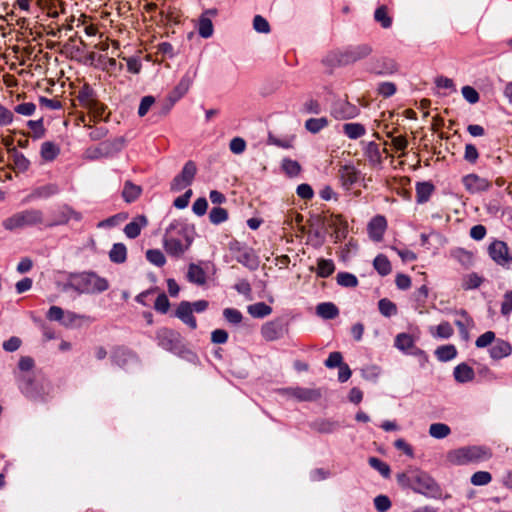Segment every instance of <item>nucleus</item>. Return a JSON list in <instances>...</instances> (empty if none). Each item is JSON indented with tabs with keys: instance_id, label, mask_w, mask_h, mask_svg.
Segmentation results:
<instances>
[{
	"instance_id": "cd10ccee",
	"label": "nucleus",
	"mask_w": 512,
	"mask_h": 512,
	"mask_svg": "<svg viewBox=\"0 0 512 512\" xmlns=\"http://www.w3.org/2000/svg\"><path fill=\"white\" fill-rule=\"evenodd\" d=\"M142 193V188L139 185L126 181L122 190V197L125 202L132 203L136 201Z\"/></svg>"
},
{
	"instance_id": "0eeeda50",
	"label": "nucleus",
	"mask_w": 512,
	"mask_h": 512,
	"mask_svg": "<svg viewBox=\"0 0 512 512\" xmlns=\"http://www.w3.org/2000/svg\"><path fill=\"white\" fill-rule=\"evenodd\" d=\"M488 254L497 265L507 270L512 269V254L506 242L494 240L488 246Z\"/></svg>"
},
{
	"instance_id": "09e8293b",
	"label": "nucleus",
	"mask_w": 512,
	"mask_h": 512,
	"mask_svg": "<svg viewBox=\"0 0 512 512\" xmlns=\"http://www.w3.org/2000/svg\"><path fill=\"white\" fill-rule=\"evenodd\" d=\"M335 270V266L330 259H319L317 263V275L322 278L329 277Z\"/></svg>"
},
{
	"instance_id": "4d7b16f0",
	"label": "nucleus",
	"mask_w": 512,
	"mask_h": 512,
	"mask_svg": "<svg viewBox=\"0 0 512 512\" xmlns=\"http://www.w3.org/2000/svg\"><path fill=\"white\" fill-rule=\"evenodd\" d=\"M470 481L474 486L488 485L492 481V475L487 471H477L471 476Z\"/></svg>"
},
{
	"instance_id": "e2e57ef3",
	"label": "nucleus",
	"mask_w": 512,
	"mask_h": 512,
	"mask_svg": "<svg viewBox=\"0 0 512 512\" xmlns=\"http://www.w3.org/2000/svg\"><path fill=\"white\" fill-rule=\"evenodd\" d=\"M223 317L227 322L234 325L239 324L243 319L242 313L235 308H225L223 310Z\"/></svg>"
},
{
	"instance_id": "4be33fe9",
	"label": "nucleus",
	"mask_w": 512,
	"mask_h": 512,
	"mask_svg": "<svg viewBox=\"0 0 512 512\" xmlns=\"http://www.w3.org/2000/svg\"><path fill=\"white\" fill-rule=\"evenodd\" d=\"M387 227V222L384 216H375L368 225L370 237L374 240H380Z\"/></svg>"
},
{
	"instance_id": "f257e3e1",
	"label": "nucleus",
	"mask_w": 512,
	"mask_h": 512,
	"mask_svg": "<svg viewBox=\"0 0 512 512\" xmlns=\"http://www.w3.org/2000/svg\"><path fill=\"white\" fill-rule=\"evenodd\" d=\"M192 238L187 234L186 225L180 220H173L165 230L163 247L174 258L182 257L190 248Z\"/></svg>"
},
{
	"instance_id": "052dcab7",
	"label": "nucleus",
	"mask_w": 512,
	"mask_h": 512,
	"mask_svg": "<svg viewBox=\"0 0 512 512\" xmlns=\"http://www.w3.org/2000/svg\"><path fill=\"white\" fill-rule=\"evenodd\" d=\"M369 465L377 470L382 476L388 477L390 475V467L377 457H370L368 459Z\"/></svg>"
},
{
	"instance_id": "e433bc0d",
	"label": "nucleus",
	"mask_w": 512,
	"mask_h": 512,
	"mask_svg": "<svg viewBox=\"0 0 512 512\" xmlns=\"http://www.w3.org/2000/svg\"><path fill=\"white\" fill-rule=\"evenodd\" d=\"M60 154V148L51 141L43 142L40 155L45 161H53Z\"/></svg>"
},
{
	"instance_id": "f8f14e48",
	"label": "nucleus",
	"mask_w": 512,
	"mask_h": 512,
	"mask_svg": "<svg viewBox=\"0 0 512 512\" xmlns=\"http://www.w3.org/2000/svg\"><path fill=\"white\" fill-rule=\"evenodd\" d=\"M287 324L281 319H275L265 323L261 328V335L266 341H275L287 332Z\"/></svg>"
},
{
	"instance_id": "c85d7f7f",
	"label": "nucleus",
	"mask_w": 512,
	"mask_h": 512,
	"mask_svg": "<svg viewBox=\"0 0 512 512\" xmlns=\"http://www.w3.org/2000/svg\"><path fill=\"white\" fill-rule=\"evenodd\" d=\"M317 314L323 319H334L339 315V309L332 302H323L316 307Z\"/></svg>"
},
{
	"instance_id": "a18cd8bd",
	"label": "nucleus",
	"mask_w": 512,
	"mask_h": 512,
	"mask_svg": "<svg viewBox=\"0 0 512 512\" xmlns=\"http://www.w3.org/2000/svg\"><path fill=\"white\" fill-rule=\"evenodd\" d=\"M248 312L255 318H264L272 313V308L264 302H258L248 306Z\"/></svg>"
},
{
	"instance_id": "ea45409f",
	"label": "nucleus",
	"mask_w": 512,
	"mask_h": 512,
	"mask_svg": "<svg viewBox=\"0 0 512 512\" xmlns=\"http://www.w3.org/2000/svg\"><path fill=\"white\" fill-rule=\"evenodd\" d=\"M9 153H11L14 163V168L19 172H25L28 170L30 166V161L20 153L15 147L9 149Z\"/></svg>"
},
{
	"instance_id": "a19ab883",
	"label": "nucleus",
	"mask_w": 512,
	"mask_h": 512,
	"mask_svg": "<svg viewBox=\"0 0 512 512\" xmlns=\"http://www.w3.org/2000/svg\"><path fill=\"white\" fill-rule=\"evenodd\" d=\"M373 267L381 276H387L392 270L389 259L383 254L375 257Z\"/></svg>"
},
{
	"instance_id": "8fccbe9b",
	"label": "nucleus",
	"mask_w": 512,
	"mask_h": 512,
	"mask_svg": "<svg viewBox=\"0 0 512 512\" xmlns=\"http://www.w3.org/2000/svg\"><path fill=\"white\" fill-rule=\"evenodd\" d=\"M198 33L203 38H209L213 34L212 21L205 15H202L199 19Z\"/></svg>"
},
{
	"instance_id": "603ef678",
	"label": "nucleus",
	"mask_w": 512,
	"mask_h": 512,
	"mask_svg": "<svg viewBox=\"0 0 512 512\" xmlns=\"http://www.w3.org/2000/svg\"><path fill=\"white\" fill-rule=\"evenodd\" d=\"M431 333L434 337L448 339L453 335L454 330L449 322L443 321L435 327V332L431 330Z\"/></svg>"
},
{
	"instance_id": "39448f33",
	"label": "nucleus",
	"mask_w": 512,
	"mask_h": 512,
	"mask_svg": "<svg viewBox=\"0 0 512 512\" xmlns=\"http://www.w3.org/2000/svg\"><path fill=\"white\" fill-rule=\"evenodd\" d=\"M371 52L372 49L367 44L349 46L335 53V61L341 66L350 65L366 58Z\"/></svg>"
},
{
	"instance_id": "393cba45",
	"label": "nucleus",
	"mask_w": 512,
	"mask_h": 512,
	"mask_svg": "<svg viewBox=\"0 0 512 512\" xmlns=\"http://www.w3.org/2000/svg\"><path fill=\"white\" fill-rule=\"evenodd\" d=\"M237 262L246 266L247 268L254 270L258 267V260L254 252L250 248H244L238 254L235 255Z\"/></svg>"
},
{
	"instance_id": "4468645a",
	"label": "nucleus",
	"mask_w": 512,
	"mask_h": 512,
	"mask_svg": "<svg viewBox=\"0 0 512 512\" xmlns=\"http://www.w3.org/2000/svg\"><path fill=\"white\" fill-rule=\"evenodd\" d=\"M111 360L114 364H116L117 366H119L121 368H125L126 366H128L131 363L139 362V358H138L137 354L135 352H133L132 350H130L126 347H123V346L116 347L113 350V352L111 354Z\"/></svg>"
},
{
	"instance_id": "49530a36",
	"label": "nucleus",
	"mask_w": 512,
	"mask_h": 512,
	"mask_svg": "<svg viewBox=\"0 0 512 512\" xmlns=\"http://www.w3.org/2000/svg\"><path fill=\"white\" fill-rule=\"evenodd\" d=\"M379 312L385 317L395 316L398 312L397 306L388 298H382L378 302Z\"/></svg>"
},
{
	"instance_id": "423d86ee",
	"label": "nucleus",
	"mask_w": 512,
	"mask_h": 512,
	"mask_svg": "<svg viewBox=\"0 0 512 512\" xmlns=\"http://www.w3.org/2000/svg\"><path fill=\"white\" fill-rule=\"evenodd\" d=\"M413 485V489L417 493L433 498L441 496L440 486L425 472H419L413 477Z\"/></svg>"
},
{
	"instance_id": "7ed1b4c3",
	"label": "nucleus",
	"mask_w": 512,
	"mask_h": 512,
	"mask_svg": "<svg viewBox=\"0 0 512 512\" xmlns=\"http://www.w3.org/2000/svg\"><path fill=\"white\" fill-rule=\"evenodd\" d=\"M6 230L13 231L37 225L45 226L44 213L39 209H26L13 214L2 222Z\"/></svg>"
},
{
	"instance_id": "c756f323",
	"label": "nucleus",
	"mask_w": 512,
	"mask_h": 512,
	"mask_svg": "<svg viewBox=\"0 0 512 512\" xmlns=\"http://www.w3.org/2000/svg\"><path fill=\"white\" fill-rule=\"evenodd\" d=\"M434 191V185L430 182H418L416 184V201L425 203L429 200Z\"/></svg>"
},
{
	"instance_id": "3c124183",
	"label": "nucleus",
	"mask_w": 512,
	"mask_h": 512,
	"mask_svg": "<svg viewBox=\"0 0 512 512\" xmlns=\"http://www.w3.org/2000/svg\"><path fill=\"white\" fill-rule=\"evenodd\" d=\"M282 169L289 177H295L299 175L301 171L300 164L292 159L284 158L282 160Z\"/></svg>"
},
{
	"instance_id": "c03bdc74",
	"label": "nucleus",
	"mask_w": 512,
	"mask_h": 512,
	"mask_svg": "<svg viewBox=\"0 0 512 512\" xmlns=\"http://www.w3.org/2000/svg\"><path fill=\"white\" fill-rule=\"evenodd\" d=\"M329 125V121L326 117L321 118H309L305 122V128L312 134L319 133L322 129Z\"/></svg>"
},
{
	"instance_id": "9b49d317",
	"label": "nucleus",
	"mask_w": 512,
	"mask_h": 512,
	"mask_svg": "<svg viewBox=\"0 0 512 512\" xmlns=\"http://www.w3.org/2000/svg\"><path fill=\"white\" fill-rule=\"evenodd\" d=\"M330 113L336 120H349L356 118L360 109L346 100H338L332 104Z\"/></svg>"
},
{
	"instance_id": "79ce46f5",
	"label": "nucleus",
	"mask_w": 512,
	"mask_h": 512,
	"mask_svg": "<svg viewBox=\"0 0 512 512\" xmlns=\"http://www.w3.org/2000/svg\"><path fill=\"white\" fill-rule=\"evenodd\" d=\"M79 102L82 107L86 108L87 106H91V103L96 100L95 92L92 87L88 84H85L81 87L77 96Z\"/></svg>"
},
{
	"instance_id": "bf43d9fd",
	"label": "nucleus",
	"mask_w": 512,
	"mask_h": 512,
	"mask_svg": "<svg viewBox=\"0 0 512 512\" xmlns=\"http://www.w3.org/2000/svg\"><path fill=\"white\" fill-rule=\"evenodd\" d=\"M85 109L89 110L95 121L102 120L106 110V106L99 102L97 99L91 103V106H87Z\"/></svg>"
},
{
	"instance_id": "6e6552de",
	"label": "nucleus",
	"mask_w": 512,
	"mask_h": 512,
	"mask_svg": "<svg viewBox=\"0 0 512 512\" xmlns=\"http://www.w3.org/2000/svg\"><path fill=\"white\" fill-rule=\"evenodd\" d=\"M158 346L170 352H176L181 347V335L170 328L162 327L156 331Z\"/></svg>"
},
{
	"instance_id": "13d9d810",
	"label": "nucleus",
	"mask_w": 512,
	"mask_h": 512,
	"mask_svg": "<svg viewBox=\"0 0 512 512\" xmlns=\"http://www.w3.org/2000/svg\"><path fill=\"white\" fill-rule=\"evenodd\" d=\"M210 222L218 225L228 219V212L226 209L221 207H214L209 213Z\"/></svg>"
},
{
	"instance_id": "f03ea898",
	"label": "nucleus",
	"mask_w": 512,
	"mask_h": 512,
	"mask_svg": "<svg viewBox=\"0 0 512 512\" xmlns=\"http://www.w3.org/2000/svg\"><path fill=\"white\" fill-rule=\"evenodd\" d=\"M491 457V449L481 445L460 447L447 453V460L457 466L480 463L489 460Z\"/></svg>"
},
{
	"instance_id": "a211bd4d",
	"label": "nucleus",
	"mask_w": 512,
	"mask_h": 512,
	"mask_svg": "<svg viewBox=\"0 0 512 512\" xmlns=\"http://www.w3.org/2000/svg\"><path fill=\"white\" fill-rule=\"evenodd\" d=\"M147 225V217L144 215H138L134 217L131 222L126 224L124 227V233L128 238L135 239L140 235L142 228H145Z\"/></svg>"
},
{
	"instance_id": "f3484780",
	"label": "nucleus",
	"mask_w": 512,
	"mask_h": 512,
	"mask_svg": "<svg viewBox=\"0 0 512 512\" xmlns=\"http://www.w3.org/2000/svg\"><path fill=\"white\" fill-rule=\"evenodd\" d=\"M195 75L196 73L190 74L189 72L183 75V77L181 78V80L176 85V87L174 88L170 95L172 104L178 101L180 98H182L189 91Z\"/></svg>"
},
{
	"instance_id": "2f4dec72",
	"label": "nucleus",
	"mask_w": 512,
	"mask_h": 512,
	"mask_svg": "<svg viewBox=\"0 0 512 512\" xmlns=\"http://www.w3.org/2000/svg\"><path fill=\"white\" fill-rule=\"evenodd\" d=\"M59 192V188L56 184H47L44 186L37 187L33 190V192L29 195L30 199H46L53 195H56Z\"/></svg>"
},
{
	"instance_id": "b1692460",
	"label": "nucleus",
	"mask_w": 512,
	"mask_h": 512,
	"mask_svg": "<svg viewBox=\"0 0 512 512\" xmlns=\"http://www.w3.org/2000/svg\"><path fill=\"white\" fill-rule=\"evenodd\" d=\"M450 254L464 269H469L474 264L473 253L463 248H455L451 250Z\"/></svg>"
},
{
	"instance_id": "412c9836",
	"label": "nucleus",
	"mask_w": 512,
	"mask_h": 512,
	"mask_svg": "<svg viewBox=\"0 0 512 512\" xmlns=\"http://www.w3.org/2000/svg\"><path fill=\"white\" fill-rule=\"evenodd\" d=\"M289 393L299 401H316L321 397L319 390L303 387L290 388Z\"/></svg>"
},
{
	"instance_id": "c9c22d12",
	"label": "nucleus",
	"mask_w": 512,
	"mask_h": 512,
	"mask_svg": "<svg viewBox=\"0 0 512 512\" xmlns=\"http://www.w3.org/2000/svg\"><path fill=\"white\" fill-rule=\"evenodd\" d=\"M462 319L456 320L455 325L457 326L461 336L464 339H468V327H472L474 325L473 319L469 316L466 310L462 309L459 311Z\"/></svg>"
},
{
	"instance_id": "473e14b6",
	"label": "nucleus",
	"mask_w": 512,
	"mask_h": 512,
	"mask_svg": "<svg viewBox=\"0 0 512 512\" xmlns=\"http://www.w3.org/2000/svg\"><path fill=\"white\" fill-rule=\"evenodd\" d=\"M435 356L440 362H448L456 358L457 349L453 344L442 345L435 350Z\"/></svg>"
},
{
	"instance_id": "a878e982",
	"label": "nucleus",
	"mask_w": 512,
	"mask_h": 512,
	"mask_svg": "<svg viewBox=\"0 0 512 512\" xmlns=\"http://www.w3.org/2000/svg\"><path fill=\"white\" fill-rule=\"evenodd\" d=\"M311 427L319 433L330 434L335 432L340 424L331 419H318L311 424Z\"/></svg>"
},
{
	"instance_id": "2eb2a0df",
	"label": "nucleus",
	"mask_w": 512,
	"mask_h": 512,
	"mask_svg": "<svg viewBox=\"0 0 512 512\" xmlns=\"http://www.w3.org/2000/svg\"><path fill=\"white\" fill-rule=\"evenodd\" d=\"M175 316L179 318L183 323L188 325L191 329L197 328V322L193 316L192 304L188 301H182L179 303Z\"/></svg>"
},
{
	"instance_id": "bb28decb",
	"label": "nucleus",
	"mask_w": 512,
	"mask_h": 512,
	"mask_svg": "<svg viewBox=\"0 0 512 512\" xmlns=\"http://www.w3.org/2000/svg\"><path fill=\"white\" fill-rule=\"evenodd\" d=\"M187 279L191 283L202 286L206 283V273L199 265L191 263L188 267Z\"/></svg>"
},
{
	"instance_id": "680f3d73",
	"label": "nucleus",
	"mask_w": 512,
	"mask_h": 512,
	"mask_svg": "<svg viewBox=\"0 0 512 512\" xmlns=\"http://www.w3.org/2000/svg\"><path fill=\"white\" fill-rule=\"evenodd\" d=\"M365 154L371 162H381V153L377 143L369 142L365 147Z\"/></svg>"
},
{
	"instance_id": "6e6d98bb",
	"label": "nucleus",
	"mask_w": 512,
	"mask_h": 512,
	"mask_svg": "<svg viewBox=\"0 0 512 512\" xmlns=\"http://www.w3.org/2000/svg\"><path fill=\"white\" fill-rule=\"evenodd\" d=\"M147 260L157 267H162L166 263V258L162 251L159 249H149L146 252Z\"/></svg>"
},
{
	"instance_id": "f704fd0d",
	"label": "nucleus",
	"mask_w": 512,
	"mask_h": 512,
	"mask_svg": "<svg viewBox=\"0 0 512 512\" xmlns=\"http://www.w3.org/2000/svg\"><path fill=\"white\" fill-rule=\"evenodd\" d=\"M38 2L51 18H57L60 12H63L61 0H38Z\"/></svg>"
},
{
	"instance_id": "0e129e2a",
	"label": "nucleus",
	"mask_w": 512,
	"mask_h": 512,
	"mask_svg": "<svg viewBox=\"0 0 512 512\" xmlns=\"http://www.w3.org/2000/svg\"><path fill=\"white\" fill-rule=\"evenodd\" d=\"M496 340L495 333L493 331H487L476 339L475 345L477 348H485L490 346Z\"/></svg>"
},
{
	"instance_id": "774afa93",
	"label": "nucleus",
	"mask_w": 512,
	"mask_h": 512,
	"mask_svg": "<svg viewBox=\"0 0 512 512\" xmlns=\"http://www.w3.org/2000/svg\"><path fill=\"white\" fill-rule=\"evenodd\" d=\"M374 506L378 512H386L391 507V501L386 495H378L374 498Z\"/></svg>"
},
{
	"instance_id": "72a5a7b5",
	"label": "nucleus",
	"mask_w": 512,
	"mask_h": 512,
	"mask_svg": "<svg viewBox=\"0 0 512 512\" xmlns=\"http://www.w3.org/2000/svg\"><path fill=\"white\" fill-rule=\"evenodd\" d=\"M343 133L349 139L356 140L366 134V128L361 123H345L343 125Z\"/></svg>"
},
{
	"instance_id": "69168bd1",
	"label": "nucleus",
	"mask_w": 512,
	"mask_h": 512,
	"mask_svg": "<svg viewBox=\"0 0 512 512\" xmlns=\"http://www.w3.org/2000/svg\"><path fill=\"white\" fill-rule=\"evenodd\" d=\"M27 125L32 130L34 139H40V138L44 137L45 128L43 126L42 119L30 120V121H28Z\"/></svg>"
},
{
	"instance_id": "58836bf2",
	"label": "nucleus",
	"mask_w": 512,
	"mask_h": 512,
	"mask_svg": "<svg viewBox=\"0 0 512 512\" xmlns=\"http://www.w3.org/2000/svg\"><path fill=\"white\" fill-rule=\"evenodd\" d=\"M374 19L384 29H388L392 26V17L389 15L388 8L385 5H381L375 10Z\"/></svg>"
},
{
	"instance_id": "7c9ffc66",
	"label": "nucleus",
	"mask_w": 512,
	"mask_h": 512,
	"mask_svg": "<svg viewBox=\"0 0 512 512\" xmlns=\"http://www.w3.org/2000/svg\"><path fill=\"white\" fill-rule=\"evenodd\" d=\"M395 347L407 354L413 350L416 346L414 344V338L408 333H400L395 337Z\"/></svg>"
},
{
	"instance_id": "9d476101",
	"label": "nucleus",
	"mask_w": 512,
	"mask_h": 512,
	"mask_svg": "<svg viewBox=\"0 0 512 512\" xmlns=\"http://www.w3.org/2000/svg\"><path fill=\"white\" fill-rule=\"evenodd\" d=\"M70 220L81 221L82 214L74 210L67 204L60 205L54 212V217L50 222H45V227H54L66 225Z\"/></svg>"
},
{
	"instance_id": "ddd939ff",
	"label": "nucleus",
	"mask_w": 512,
	"mask_h": 512,
	"mask_svg": "<svg viewBox=\"0 0 512 512\" xmlns=\"http://www.w3.org/2000/svg\"><path fill=\"white\" fill-rule=\"evenodd\" d=\"M462 183L466 190L472 194L487 191L492 186L488 179L473 173L464 176Z\"/></svg>"
},
{
	"instance_id": "338daca9",
	"label": "nucleus",
	"mask_w": 512,
	"mask_h": 512,
	"mask_svg": "<svg viewBox=\"0 0 512 512\" xmlns=\"http://www.w3.org/2000/svg\"><path fill=\"white\" fill-rule=\"evenodd\" d=\"M303 113L306 114H320L322 109L320 103L315 99H308L302 106Z\"/></svg>"
},
{
	"instance_id": "5701e85b",
	"label": "nucleus",
	"mask_w": 512,
	"mask_h": 512,
	"mask_svg": "<svg viewBox=\"0 0 512 512\" xmlns=\"http://www.w3.org/2000/svg\"><path fill=\"white\" fill-rule=\"evenodd\" d=\"M453 376L456 382L463 384L473 381L475 372L468 364L460 363L454 368Z\"/></svg>"
},
{
	"instance_id": "6ab92c4d",
	"label": "nucleus",
	"mask_w": 512,
	"mask_h": 512,
	"mask_svg": "<svg viewBox=\"0 0 512 512\" xmlns=\"http://www.w3.org/2000/svg\"><path fill=\"white\" fill-rule=\"evenodd\" d=\"M512 353V346L503 339H497L489 349V355L493 360H500Z\"/></svg>"
},
{
	"instance_id": "4c0bfd02",
	"label": "nucleus",
	"mask_w": 512,
	"mask_h": 512,
	"mask_svg": "<svg viewBox=\"0 0 512 512\" xmlns=\"http://www.w3.org/2000/svg\"><path fill=\"white\" fill-rule=\"evenodd\" d=\"M109 258L113 263H124L127 258L126 246L123 243H115L109 252Z\"/></svg>"
},
{
	"instance_id": "20e7f679",
	"label": "nucleus",
	"mask_w": 512,
	"mask_h": 512,
	"mask_svg": "<svg viewBox=\"0 0 512 512\" xmlns=\"http://www.w3.org/2000/svg\"><path fill=\"white\" fill-rule=\"evenodd\" d=\"M77 294L102 293L109 288L107 279L94 272L75 273Z\"/></svg>"
},
{
	"instance_id": "5fc2aeb1",
	"label": "nucleus",
	"mask_w": 512,
	"mask_h": 512,
	"mask_svg": "<svg viewBox=\"0 0 512 512\" xmlns=\"http://www.w3.org/2000/svg\"><path fill=\"white\" fill-rule=\"evenodd\" d=\"M337 283L343 287H356L358 279L354 274L348 272H339L336 277Z\"/></svg>"
},
{
	"instance_id": "dca6fc26",
	"label": "nucleus",
	"mask_w": 512,
	"mask_h": 512,
	"mask_svg": "<svg viewBox=\"0 0 512 512\" xmlns=\"http://www.w3.org/2000/svg\"><path fill=\"white\" fill-rule=\"evenodd\" d=\"M14 376L17 382V386L21 393L27 397L32 398L35 396V388H34V382L35 378L33 375L29 374H18L17 372H14Z\"/></svg>"
},
{
	"instance_id": "aec40b11",
	"label": "nucleus",
	"mask_w": 512,
	"mask_h": 512,
	"mask_svg": "<svg viewBox=\"0 0 512 512\" xmlns=\"http://www.w3.org/2000/svg\"><path fill=\"white\" fill-rule=\"evenodd\" d=\"M339 177L342 185L350 189L359 180V172L353 166L345 165L339 169Z\"/></svg>"
},
{
	"instance_id": "37998d69",
	"label": "nucleus",
	"mask_w": 512,
	"mask_h": 512,
	"mask_svg": "<svg viewBox=\"0 0 512 512\" xmlns=\"http://www.w3.org/2000/svg\"><path fill=\"white\" fill-rule=\"evenodd\" d=\"M484 282V278L479 276L477 273L472 272L466 274L462 279V288L464 290H472L479 288Z\"/></svg>"
},
{
	"instance_id": "de8ad7c7",
	"label": "nucleus",
	"mask_w": 512,
	"mask_h": 512,
	"mask_svg": "<svg viewBox=\"0 0 512 512\" xmlns=\"http://www.w3.org/2000/svg\"><path fill=\"white\" fill-rule=\"evenodd\" d=\"M451 433V429L444 423H433L429 427V434L435 439H443Z\"/></svg>"
},
{
	"instance_id": "1a4fd4ad",
	"label": "nucleus",
	"mask_w": 512,
	"mask_h": 512,
	"mask_svg": "<svg viewBox=\"0 0 512 512\" xmlns=\"http://www.w3.org/2000/svg\"><path fill=\"white\" fill-rule=\"evenodd\" d=\"M196 172L197 168L195 163L193 161L186 162L182 171L172 180L170 189L174 192H179L190 186L195 178Z\"/></svg>"
},
{
	"instance_id": "864d4df0",
	"label": "nucleus",
	"mask_w": 512,
	"mask_h": 512,
	"mask_svg": "<svg viewBox=\"0 0 512 512\" xmlns=\"http://www.w3.org/2000/svg\"><path fill=\"white\" fill-rule=\"evenodd\" d=\"M56 286H57V288L60 291H62L64 293H67L69 291L76 292V276H75V273H68L65 281L58 280L56 282Z\"/></svg>"
}]
</instances>
